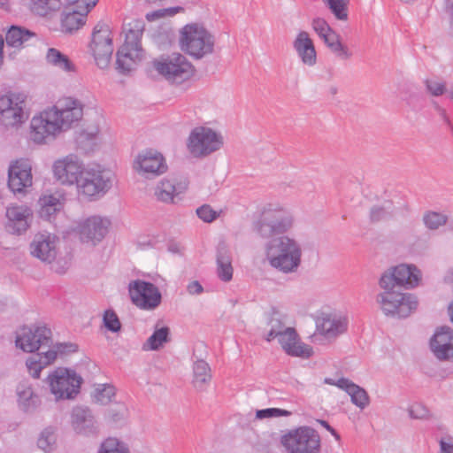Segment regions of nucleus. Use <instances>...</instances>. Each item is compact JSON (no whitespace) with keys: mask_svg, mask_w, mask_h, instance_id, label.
Listing matches in <instances>:
<instances>
[{"mask_svg":"<svg viewBox=\"0 0 453 453\" xmlns=\"http://www.w3.org/2000/svg\"><path fill=\"white\" fill-rule=\"evenodd\" d=\"M16 346L25 352L33 353L42 347H50L51 344V331L42 326H24L16 337Z\"/></svg>","mask_w":453,"mask_h":453,"instance_id":"17","label":"nucleus"},{"mask_svg":"<svg viewBox=\"0 0 453 453\" xmlns=\"http://www.w3.org/2000/svg\"><path fill=\"white\" fill-rule=\"evenodd\" d=\"M153 40L159 46H167L171 44L174 38V33L169 26H161L154 31L152 35Z\"/></svg>","mask_w":453,"mask_h":453,"instance_id":"44","label":"nucleus"},{"mask_svg":"<svg viewBox=\"0 0 453 453\" xmlns=\"http://www.w3.org/2000/svg\"><path fill=\"white\" fill-rule=\"evenodd\" d=\"M196 215L203 222L211 223L219 216V213L214 211L211 205L203 204L196 209Z\"/></svg>","mask_w":453,"mask_h":453,"instance_id":"52","label":"nucleus"},{"mask_svg":"<svg viewBox=\"0 0 453 453\" xmlns=\"http://www.w3.org/2000/svg\"><path fill=\"white\" fill-rule=\"evenodd\" d=\"M265 255L273 268L283 273H292L301 265L302 248L297 241L283 235L266 243Z\"/></svg>","mask_w":453,"mask_h":453,"instance_id":"2","label":"nucleus"},{"mask_svg":"<svg viewBox=\"0 0 453 453\" xmlns=\"http://www.w3.org/2000/svg\"><path fill=\"white\" fill-rule=\"evenodd\" d=\"M55 443L56 436L54 434L52 428H45L41 433L40 437L38 438V447L44 452H50L54 449Z\"/></svg>","mask_w":453,"mask_h":453,"instance_id":"46","label":"nucleus"},{"mask_svg":"<svg viewBox=\"0 0 453 453\" xmlns=\"http://www.w3.org/2000/svg\"><path fill=\"white\" fill-rule=\"evenodd\" d=\"M4 45V40L2 35H0V53H3V49Z\"/></svg>","mask_w":453,"mask_h":453,"instance_id":"64","label":"nucleus"},{"mask_svg":"<svg viewBox=\"0 0 453 453\" xmlns=\"http://www.w3.org/2000/svg\"><path fill=\"white\" fill-rule=\"evenodd\" d=\"M181 193L179 187L176 186L173 180H162L155 189V196L157 200L163 203H173L174 197Z\"/></svg>","mask_w":453,"mask_h":453,"instance_id":"35","label":"nucleus"},{"mask_svg":"<svg viewBox=\"0 0 453 453\" xmlns=\"http://www.w3.org/2000/svg\"><path fill=\"white\" fill-rule=\"evenodd\" d=\"M152 65L167 81L177 85L189 80L195 71L193 65L180 53L155 59Z\"/></svg>","mask_w":453,"mask_h":453,"instance_id":"10","label":"nucleus"},{"mask_svg":"<svg viewBox=\"0 0 453 453\" xmlns=\"http://www.w3.org/2000/svg\"><path fill=\"white\" fill-rule=\"evenodd\" d=\"M58 237L49 233H39L30 243V253L43 263L50 264L55 260L58 250Z\"/></svg>","mask_w":453,"mask_h":453,"instance_id":"21","label":"nucleus"},{"mask_svg":"<svg viewBox=\"0 0 453 453\" xmlns=\"http://www.w3.org/2000/svg\"><path fill=\"white\" fill-rule=\"evenodd\" d=\"M426 87L429 92L436 96L442 95L446 91L445 84L437 81L426 82Z\"/></svg>","mask_w":453,"mask_h":453,"instance_id":"58","label":"nucleus"},{"mask_svg":"<svg viewBox=\"0 0 453 453\" xmlns=\"http://www.w3.org/2000/svg\"><path fill=\"white\" fill-rule=\"evenodd\" d=\"M375 302L381 313L390 319H404L414 313L418 305L417 297L408 292H402L391 287H380Z\"/></svg>","mask_w":453,"mask_h":453,"instance_id":"4","label":"nucleus"},{"mask_svg":"<svg viewBox=\"0 0 453 453\" xmlns=\"http://www.w3.org/2000/svg\"><path fill=\"white\" fill-rule=\"evenodd\" d=\"M51 394L56 400H70L79 394L82 379L74 371L58 367L47 377Z\"/></svg>","mask_w":453,"mask_h":453,"instance_id":"11","label":"nucleus"},{"mask_svg":"<svg viewBox=\"0 0 453 453\" xmlns=\"http://www.w3.org/2000/svg\"><path fill=\"white\" fill-rule=\"evenodd\" d=\"M56 349H51L52 351H56L58 354H68L73 353L78 350V345L72 342H62L58 343L55 346Z\"/></svg>","mask_w":453,"mask_h":453,"instance_id":"57","label":"nucleus"},{"mask_svg":"<svg viewBox=\"0 0 453 453\" xmlns=\"http://www.w3.org/2000/svg\"><path fill=\"white\" fill-rule=\"evenodd\" d=\"M324 382L346 391L350 396L352 403L360 409H365L369 404V396L366 391L347 378L342 377L337 380L332 378H326Z\"/></svg>","mask_w":453,"mask_h":453,"instance_id":"25","label":"nucleus"},{"mask_svg":"<svg viewBox=\"0 0 453 453\" xmlns=\"http://www.w3.org/2000/svg\"><path fill=\"white\" fill-rule=\"evenodd\" d=\"M33 184L32 165L27 158L12 161L8 167L7 185L15 195H24Z\"/></svg>","mask_w":453,"mask_h":453,"instance_id":"16","label":"nucleus"},{"mask_svg":"<svg viewBox=\"0 0 453 453\" xmlns=\"http://www.w3.org/2000/svg\"><path fill=\"white\" fill-rule=\"evenodd\" d=\"M279 343L284 351L292 357H310L312 349L303 343L293 327H288L278 338Z\"/></svg>","mask_w":453,"mask_h":453,"instance_id":"24","label":"nucleus"},{"mask_svg":"<svg viewBox=\"0 0 453 453\" xmlns=\"http://www.w3.org/2000/svg\"><path fill=\"white\" fill-rule=\"evenodd\" d=\"M61 18V31L65 34H73L85 25L88 12H81L74 6H68Z\"/></svg>","mask_w":453,"mask_h":453,"instance_id":"30","label":"nucleus"},{"mask_svg":"<svg viewBox=\"0 0 453 453\" xmlns=\"http://www.w3.org/2000/svg\"><path fill=\"white\" fill-rule=\"evenodd\" d=\"M57 358V352L47 350L43 353H37L27 359L26 365L31 376L35 379L40 377L41 371L50 365Z\"/></svg>","mask_w":453,"mask_h":453,"instance_id":"31","label":"nucleus"},{"mask_svg":"<svg viewBox=\"0 0 453 453\" xmlns=\"http://www.w3.org/2000/svg\"><path fill=\"white\" fill-rule=\"evenodd\" d=\"M439 453H453V439L451 437H443L440 440Z\"/></svg>","mask_w":453,"mask_h":453,"instance_id":"59","label":"nucleus"},{"mask_svg":"<svg viewBox=\"0 0 453 453\" xmlns=\"http://www.w3.org/2000/svg\"><path fill=\"white\" fill-rule=\"evenodd\" d=\"M89 47L97 66L101 69L107 67L113 52L112 35L109 25L98 22L95 26Z\"/></svg>","mask_w":453,"mask_h":453,"instance_id":"13","label":"nucleus"},{"mask_svg":"<svg viewBox=\"0 0 453 453\" xmlns=\"http://www.w3.org/2000/svg\"><path fill=\"white\" fill-rule=\"evenodd\" d=\"M318 422L324 427L326 428L328 432L331 433L332 435H334L335 437V439L337 441L340 440V435L338 434V433L335 431V429H334L327 421L326 420H322V419H318Z\"/></svg>","mask_w":453,"mask_h":453,"instance_id":"61","label":"nucleus"},{"mask_svg":"<svg viewBox=\"0 0 453 453\" xmlns=\"http://www.w3.org/2000/svg\"><path fill=\"white\" fill-rule=\"evenodd\" d=\"M430 348L439 359L453 358V329L441 326L430 340Z\"/></svg>","mask_w":453,"mask_h":453,"instance_id":"23","label":"nucleus"},{"mask_svg":"<svg viewBox=\"0 0 453 453\" xmlns=\"http://www.w3.org/2000/svg\"><path fill=\"white\" fill-rule=\"evenodd\" d=\"M187 291L192 296L200 295L203 292V288L199 281L193 280L188 284Z\"/></svg>","mask_w":453,"mask_h":453,"instance_id":"60","label":"nucleus"},{"mask_svg":"<svg viewBox=\"0 0 453 453\" xmlns=\"http://www.w3.org/2000/svg\"><path fill=\"white\" fill-rule=\"evenodd\" d=\"M403 99L414 110H421L423 107L422 88L418 87L414 82L408 81L403 88Z\"/></svg>","mask_w":453,"mask_h":453,"instance_id":"38","label":"nucleus"},{"mask_svg":"<svg viewBox=\"0 0 453 453\" xmlns=\"http://www.w3.org/2000/svg\"><path fill=\"white\" fill-rule=\"evenodd\" d=\"M390 213L388 208L384 206H373L370 211V218L372 222L386 219L389 217Z\"/></svg>","mask_w":453,"mask_h":453,"instance_id":"55","label":"nucleus"},{"mask_svg":"<svg viewBox=\"0 0 453 453\" xmlns=\"http://www.w3.org/2000/svg\"><path fill=\"white\" fill-rule=\"evenodd\" d=\"M329 35L327 38V42L326 43V47L337 57L341 59H349L352 57V52L349 50V48L342 44L340 40V35L334 31L328 32Z\"/></svg>","mask_w":453,"mask_h":453,"instance_id":"39","label":"nucleus"},{"mask_svg":"<svg viewBox=\"0 0 453 453\" xmlns=\"http://www.w3.org/2000/svg\"><path fill=\"white\" fill-rule=\"evenodd\" d=\"M29 118L27 96L8 91L0 96V124L5 128H19Z\"/></svg>","mask_w":453,"mask_h":453,"instance_id":"8","label":"nucleus"},{"mask_svg":"<svg viewBox=\"0 0 453 453\" xmlns=\"http://www.w3.org/2000/svg\"><path fill=\"white\" fill-rule=\"evenodd\" d=\"M186 145L194 157L204 158L223 147L224 137L211 127L199 126L190 131Z\"/></svg>","mask_w":453,"mask_h":453,"instance_id":"7","label":"nucleus"},{"mask_svg":"<svg viewBox=\"0 0 453 453\" xmlns=\"http://www.w3.org/2000/svg\"><path fill=\"white\" fill-rule=\"evenodd\" d=\"M103 321L104 326L112 333H117L121 328L120 321L112 310H106L104 313Z\"/></svg>","mask_w":453,"mask_h":453,"instance_id":"48","label":"nucleus"},{"mask_svg":"<svg viewBox=\"0 0 453 453\" xmlns=\"http://www.w3.org/2000/svg\"><path fill=\"white\" fill-rule=\"evenodd\" d=\"M72 423L75 431L80 434H90L96 431V422L88 408H74L72 413Z\"/></svg>","mask_w":453,"mask_h":453,"instance_id":"28","label":"nucleus"},{"mask_svg":"<svg viewBox=\"0 0 453 453\" xmlns=\"http://www.w3.org/2000/svg\"><path fill=\"white\" fill-rule=\"evenodd\" d=\"M83 115L82 104L72 97L59 99L55 105L34 116L30 138L35 143H46L70 129Z\"/></svg>","mask_w":453,"mask_h":453,"instance_id":"1","label":"nucleus"},{"mask_svg":"<svg viewBox=\"0 0 453 453\" xmlns=\"http://www.w3.org/2000/svg\"><path fill=\"white\" fill-rule=\"evenodd\" d=\"M169 334H170V330L167 326L156 328L154 333L143 343L142 349L143 350H157V349H158L161 346H163V344L165 342H167L169 341Z\"/></svg>","mask_w":453,"mask_h":453,"instance_id":"41","label":"nucleus"},{"mask_svg":"<svg viewBox=\"0 0 453 453\" xmlns=\"http://www.w3.org/2000/svg\"><path fill=\"white\" fill-rule=\"evenodd\" d=\"M96 453H131L129 446L116 437H108L103 441Z\"/></svg>","mask_w":453,"mask_h":453,"instance_id":"42","label":"nucleus"},{"mask_svg":"<svg viewBox=\"0 0 453 453\" xmlns=\"http://www.w3.org/2000/svg\"><path fill=\"white\" fill-rule=\"evenodd\" d=\"M323 2L337 19H348L349 0H323Z\"/></svg>","mask_w":453,"mask_h":453,"instance_id":"43","label":"nucleus"},{"mask_svg":"<svg viewBox=\"0 0 453 453\" xmlns=\"http://www.w3.org/2000/svg\"><path fill=\"white\" fill-rule=\"evenodd\" d=\"M98 0H66L68 6L81 9V12H88L97 3Z\"/></svg>","mask_w":453,"mask_h":453,"instance_id":"53","label":"nucleus"},{"mask_svg":"<svg viewBox=\"0 0 453 453\" xmlns=\"http://www.w3.org/2000/svg\"><path fill=\"white\" fill-rule=\"evenodd\" d=\"M194 387L200 391L206 388L207 384L211 379L209 365L203 360H198L194 365Z\"/></svg>","mask_w":453,"mask_h":453,"instance_id":"36","label":"nucleus"},{"mask_svg":"<svg viewBox=\"0 0 453 453\" xmlns=\"http://www.w3.org/2000/svg\"><path fill=\"white\" fill-rule=\"evenodd\" d=\"M60 0H31V10L39 16H48L60 10Z\"/></svg>","mask_w":453,"mask_h":453,"instance_id":"40","label":"nucleus"},{"mask_svg":"<svg viewBox=\"0 0 453 453\" xmlns=\"http://www.w3.org/2000/svg\"><path fill=\"white\" fill-rule=\"evenodd\" d=\"M134 167L146 178L158 176L167 170L163 155L152 149L140 152L134 160Z\"/></svg>","mask_w":453,"mask_h":453,"instance_id":"20","label":"nucleus"},{"mask_svg":"<svg viewBox=\"0 0 453 453\" xmlns=\"http://www.w3.org/2000/svg\"><path fill=\"white\" fill-rule=\"evenodd\" d=\"M215 44V35L203 24L188 23L180 30V48L194 59L199 60L213 54Z\"/></svg>","mask_w":453,"mask_h":453,"instance_id":"3","label":"nucleus"},{"mask_svg":"<svg viewBox=\"0 0 453 453\" xmlns=\"http://www.w3.org/2000/svg\"><path fill=\"white\" fill-rule=\"evenodd\" d=\"M112 185L110 172L100 168H86L77 183L81 193L87 196L104 195Z\"/></svg>","mask_w":453,"mask_h":453,"instance_id":"14","label":"nucleus"},{"mask_svg":"<svg viewBox=\"0 0 453 453\" xmlns=\"http://www.w3.org/2000/svg\"><path fill=\"white\" fill-rule=\"evenodd\" d=\"M293 47L302 62L313 66L317 62V53L314 43L306 31H300L293 42Z\"/></svg>","mask_w":453,"mask_h":453,"instance_id":"27","label":"nucleus"},{"mask_svg":"<svg viewBox=\"0 0 453 453\" xmlns=\"http://www.w3.org/2000/svg\"><path fill=\"white\" fill-rule=\"evenodd\" d=\"M125 42L118 50L116 60L117 70L122 74H127L135 69L144 56L141 45V38L144 30L143 21L134 20L125 25Z\"/></svg>","mask_w":453,"mask_h":453,"instance_id":"5","label":"nucleus"},{"mask_svg":"<svg viewBox=\"0 0 453 453\" xmlns=\"http://www.w3.org/2000/svg\"><path fill=\"white\" fill-rule=\"evenodd\" d=\"M216 273L219 279L229 282L233 279L232 255L225 243H219L216 254Z\"/></svg>","mask_w":453,"mask_h":453,"instance_id":"29","label":"nucleus"},{"mask_svg":"<svg viewBox=\"0 0 453 453\" xmlns=\"http://www.w3.org/2000/svg\"><path fill=\"white\" fill-rule=\"evenodd\" d=\"M291 411L280 409V408H267L257 410L256 412V418L257 419H265L277 417H289L291 415Z\"/></svg>","mask_w":453,"mask_h":453,"instance_id":"49","label":"nucleus"},{"mask_svg":"<svg viewBox=\"0 0 453 453\" xmlns=\"http://www.w3.org/2000/svg\"><path fill=\"white\" fill-rule=\"evenodd\" d=\"M18 401L20 408L26 411H33L40 404V399L35 395L31 386L27 383H20L17 387Z\"/></svg>","mask_w":453,"mask_h":453,"instance_id":"32","label":"nucleus"},{"mask_svg":"<svg viewBox=\"0 0 453 453\" xmlns=\"http://www.w3.org/2000/svg\"><path fill=\"white\" fill-rule=\"evenodd\" d=\"M346 329V319L336 316L324 315L317 319L316 332L313 336L317 337V334H320L326 339H334L344 333Z\"/></svg>","mask_w":453,"mask_h":453,"instance_id":"26","label":"nucleus"},{"mask_svg":"<svg viewBox=\"0 0 453 453\" xmlns=\"http://www.w3.org/2000/svg\"><path fill=\"white\" fill-rule=\"evenodd\" d=\"M111 221L107 218L91 216L78 223L76 232L82 242L96 245L107 234Z\"/></svg>","mask_w":453,"mask_h":453,"instance_id":"18","label":"nucleus"},{"mask_svg":"<svg viewBox=\"0 0 453 453\" xmlns=\"http://www.w3.org/2000/svg\"><path fill=\"white\" fill-rule=\"evenodd\" d=\"M448 216L439 211H428L426 213V228L429 230H436L446 225Z\"/></svg>","mask_w":453,"mask_h":453,"instance_id":"47","label":"nucleus"},{"mask_svg":"<svg viewBox=\"0 0 453 453\" xmlns=\"http://www.w3.org/2000/svg\"><path fill=\"white\" fill-rule=\"evenodd\" d=\"M415 406H411L409 410V413H410V416L412 418H423V415H418L415 413Z\"/></svg>","mask_w":453,"mask_h":453,"instance_id":"62","label":"nucleus"},{"mask_svg":"<svg viewBox=\"0 0 453 453\" xmlns=\"http://www.w3.org/2000/svg\"><path fill=\"white\" fill-rule=\"evenodd\" d=\"M46 60L49 64L66 73L75 72L74 64L69 58L55 48H50L46 54Z\"/></svg>","mask_w":453,"mask_h":453,"instance_id":"37","label":"nucleus"},{"mask_svg":"<svg viewBox=\"0 0 453 453\" xmlns=\"http://www.w3.org/2000/svg\"><path fill=\"white\" fill-rule=\"evenodd\" d=\"M280 443L288 453H320L321 440L318 431L307 426L288 430Z\"/></svg>","mask_w":453,"mask_h":453,"instance_id":"9","label":"nucleus"},{"mask_svg":"<svg viewBox=\"0 0 453 453\" xmlns=\"http://www.w3.org/2000/svg\"><path fill=\"white\" fill-rule=\"evenodd\" d=\"M128 290L133 303L140 309L154 310L161 303V293L157 287L150 282L133 280L129 283Z\"/></svg>","mask_w":453,"mask_h":453,"instance_id":"15","label":"nucleus"},{"mask_svg":"<svg viewBox=\"0 0 453 453\" xmlns=\"http://www.w3.org/2000/svg\"><path fill=\"white\" fill-rule=\"evenodd\" d=\"M422 273L414 265L400 264L385 271L379 279V287L412 289L421 280Z\"/></svg>","mask_w":453,"mask_h":453,"instance_id":"12","label":"nucleus"},{"mask_svg":"<svg viewBox=\"0 0 453 453\" xmlns=\"http://www.w3.org/2000/svg\"><path fill=\"white\" fill-rule=\"evenodd\" d=\"M98 0H66L68 6L81 9V12H88L97 3Z\"/></svg>","mask_w":453,"mask_h":453,"instance_id":"54","label":"nucleus"},{"mask_svg":"<svg viewBox=\"0 0 453 453\" xmlns=\"http://www.w3.org/2000/svg\"><path fill=\"white\" fill-rule=\"evenodd\" d=\"M184 9L180 6L176 7H170V8H164L159 9L151 12H148L146 14V19L149 21H154L156 19H158L160 18L164 17H173L175 14L179 13L180 12H182Z\"/></svg>","mask_w":453,"mask_h":453,"instance_id":"50","label":"nucleus"},{"mask_svg":"<svg viewBox=\"0 0 453 453\" xmlns=\"http://www.w3.org/2000/svg\"><path fill=\"white\" fill-rule=\"evenodd\" d=\"M115 394L116 390L113 386L104 384L99 386L95 390L94 397L96 403L105 405L111 402L112 398L115 396Z\"/></svg>","mask_w":453,"mask_h":453,"instance_id":"45","label":"nucleus"},{"mask_svg":"<svg viewBox=\"0 0 453 453\" xmlns=\"http://www.w3.org/2000/svg\"><path fill=\"white\" fill-rule=\"evenodd\" d=\"M311 27L317 35L331 32L332 28L328 23L322 18H315L312 19Z\"/></svg>","mask_w":453,"mask_h":453,"instance_id":"56","label":"nucleus"},{"mask_svg":"<svg viewBox=\"0 0 453 453\" xmlns=\"http://www.w3.org/2000/svg\"><path fill=\"white\" fill-rule=\"evenodd\" d=\"M40 215L48 220L63 208V202L59 194L44 195L39 199Z\"/></svg>","mask_w":453,"mask_h":453,"instance_id":"34","label":"nucleus"},{"mask_svg":"<svg viewBox=\"0 0 453 453\" xmlns=\"http://www.w3.org/2000/svg\"><path fill=\"white\" fill-rule=\"evenodd\" d=\"M86 168L80 158L73 154L55 161L53 173L62 184L73 185L78 183Z\"/></svg>","mask_w":453,"mask_h":453,"instance_id":"19","label":"nucleus"},{"mask_svg":"<svg viewBox=\"0 0 453 453\" xmlns=\"http://www.w3.org/2000/svg\"><path fill=\"white\" fill-rule=\"evenodd\" d=\"M318 35L325 42V44L327 42V38H328L329 33H323V34H320Z\"/></svg>","mask_w":453,"mask_h":453,"instance_id":"63","label":"nucleus"},{"mask_svg":"<svg viewBox=\"0 0 453 453\" xmlns=\"http://www.w3.org/2000/svg\"><path fill=\"white\" fill-rule=\"evenodd\" d=\"M6 230L13 234H21L29 228L33 213L27 206L15 205L6 209Z\"/></svg>","mask_w":453,"mask_h":453,"instance_id":"22","label":"nucleus"},{"mask_svg":"<svg viewBox=\"0 0 453 453\" xmlns=\"http://www.w3.org/2000/svg\"><path fill=\"white\" fill-rule=\"evenodd\" d=\"M293 224L294 217L290 211L279 203H268L255 223V230L262 238L269 239L287 233Z\"/></svg>","mask_w":453,"mask_h":453,"instance_id":"6","label":"nucleus"},{"mask_svg":"<svg viewBox=\"0 0 453 453\" xmlns=\"http://www.w3.org/2000/svg\"><path fill=\"white\" fill-rule=\"evenodd\" d=\"M36 34L21 27L12 26L6 33L5 41L8 46L13 48L24 47Z\"/></svg>","mask_w":453,"mask_h":453,"instance_id":"33","label":"nucleus"},{"mask_svg":"<svg viewBox=\"0 0 453 453\" xmlns=\"http://www.w3.org/2000/svg\"><path fill=\"white\" fill-rule=\"evenodd\" d=\"M269 325L271 328L265 337L267 342H271L275 338H279L287 328L280 319L274 318L271 319Z\"/></svg>","mask_w":453,"mask_h":453,"instance_id":"51","label":"nucleus"}]
</instances>
